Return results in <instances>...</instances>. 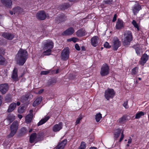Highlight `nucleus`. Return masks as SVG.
I'll use <instances>...</instances> for the list:
<instances>
[{
    "instance_id": "16",
    "label": "nucleus",
    "mask_w": 149,
    "mask_h": 149,
    "mask_svg": "<svg viewBox=\"0 0 149 149\" xmlns=\"http://www.w3.org/2000/svg\"><path fill=\"white\" fill-rule=\"evenodd\" d=\"M148 58V56L145 53L141 58L140 61V64L142 65H144V64L146 63Z\"/></svg>"
},
{
    "instance_id": "57",
    "label": "nucleus",
    "mask_w": 149,
    "mask_h": 149,
    "mask_svg": "<svg viewBox=\"0 0 149 149\" xmlns=\"http://www.w3.org/2000/svg\"><path fill=\"white\" fill-rule=\"evenodd\" d=\"M53 84H55L56 82V80L55 79H53L51 80Z\"/></svg>"
},
{
    "instance_id": "18",
    "label": "nucleus",
    "mask_w": 149,
    "mask_h": 149,
    "mask_svg": "<svg viewBox=\"0 0 149 149\" xmlns=\"http://www.w3.org/2000/svg\"><path fill=\"white\" fill-rule=\"evenodd\" d=\"M98 38L97 36L93 37L91 40V44L94 47H96L98 45Z\"/></svg>"
},
{
    "instance_id": "28",
    "label": "nucleus",
    "mask_w": 149,
    "mask_h": 149,
    "mask_svg": "<svg viewBox=\"0 0 149 149\" xmlns=\"http://www.w3.org/2000/svg\"><path fill=\"white\" fill-rule=\"evenodd\" d=\"M42 100V97H40L36 98L33 104V106L35 107L37 105L39 104Z\"/></svg>"
},
{
    "instance_id": "55",
    "label": "nucleus",
    "mask_w": 149,
    "mask_h": 149,
    "mask_svg": "<svg viewBox=\"0 0 149 149\" xmlns=\"http://www.w3.org/2000/svg\"><path fill=\"white\" fill-rule=\"evenodd\" d=\"M117 15L116 14H115L113 16V18L112 20L113 22H115L116 20Z\"/></svg>"
},
{
    "instance_id": "15",
    "label": "nucleus",
    "mask_w": 149,
    "mask_h": 149,
    "mask_svg": "<svg viewBox=\"0 0 149 149\" xmlns=\"http://www.w3.org/2000/svg\"><path fill=\"white\" fill-rule=\"evenodd\" d=\"M1 2L3 6L8 8H10L12 3L11 0H1Z\"/></svg>"
},
{
    "instance_id": "7",
    "label": "nucleus",
    "mask_w": 149,
    "mask_h": 149,
    "mask_svg": "<svg viewBox=\"0 0 149 149\" xmlns=\"http://www.w3.org/2000/svg\"><path fill=\"white\" fill-rule=\"evenodd\" d=\"M69 49L67 47L64 49L62 51L61 54V59L63 60H67L69 57Z\"/></svg>"
},
{
    "instance_id": "21",
    "label": "nucleus",
    "mask_w": 149,
    "mask_h": 149,
    "mask_svg": "<svg viewBox=\"0 0 149 149\" xmlns=\"http://www.w3.org/2000/svg\"><path fill=\"white\" fill-rule=\"evenodd\" d=\"M86 33V31L83 29H79L76 32L77 35L79 37L85 36Z\"/></svg>"
},
{
    "instance_id": "31",
    "label": "nucleus",
    "mask_w": 149,
    "mask_h": 149,
    "mask_svg": "<svg viewBox=\"0 0 149 149\" xmlns=\"http://www.w3.org/2000/svg\"><path fill=\"white\" fill-rule=\"evenodd\" d=\"M132 47L136 51V53L138 55H139L141 50L139 46L138 45H134Z\"/></svg>"
},
{
    "instance_id": "10",
    "label": "nucleus",
    "mask_w": 149,
    "mask_h": 149,
    "mask_svg": "<svg viewBox=\"0 0 149 149\" xmlns=\"http://www.w3.org/2000/svg\"><path fill=\"white\" fill-rule=\"evenodd\" d=\"M1 36L8 40H12L15 37L13 34L8 32H3L2 33Z\"/></svg>"
},
{
    "instance_id": "48",
    "label": "nucleus",
    "mask_w": 149,
    "mask_h": 149,
    "mask_svg": "<svg viewBox=\"0 0 149 149\" xmlns=\"http://www.w3.org/2000/svg\"><path fill=\"white\" fill-rule=\"evenodd\" d=\"M5 49H4L2 47H0V54H2L4 55L5 53Z\"/></svg>"
},
{
    "instance_id": "54",
    "label": "nucleus",
    "mask_w": 149,
    "mask_h": 149,
    "mask_svg": "<svg viewBox=\"0 0 149 149\" xmlns=\"http://www.w3.org/2000/svg\"><path fill=\"white\" fill-rule=\"evenodd\" d=\"M53 85L51 81H49L47 82V85L48 86H49Z\"/></svg>"
},
{
    "instance_id": "64",
    "label": "nucleus",
    "mask_w": 149,
    "mask_h": 149,
    "mask_svg": "<svg viewBox=\"0 0 149 149\" xmlns=\"http://www.w3.org/2000/svg\"><path fill=\"white\" fill-rule=\"evenodd\" d=\"M89 149H97L95 147H91Z\"/></svg>"
},
{
    "instance_id": "35",
    "label": "nucleus",
    "mask_w": 149,
    "mask_h": 149,
    "mask_svg": "<svg viewBox=\"0 0 149 149\" xmlns=\"http://www.w3.org/2000/svg\"><path fill=\"white\" fill-rule=\"evenodd\" d=\"M69 4L68 3H65L63 4L61 6L60 8L62 10H65L67 9L69 7Z\"/></svg>"
},
{
    "instance_id": "22",
    "label": "nucleus",
    "mask_w": 149,
    "mask_h": 149,
    "mask_svg": "<svg viewBox=\"0 0 149 149\" xmlns=\"http://www.w3.org/2000/svg\"><path fill=\"white\" fill-rule=\"evenodd\" d=\"M123 27V22L122 20L118 19L116 25L117 29H119Z\"/></svg>"
},
{
    "instance_id": "51",
    "label": "nucleus",
    "mask_w": 149,
    "mask_h": 149,
    "mask_svg": "<svg viewBox=\"0 0 149 149\" xmlns=\"http://www.w3.org/2000/svg\"><path fill=\"white\" fill-rule=\"evenodd\" d=\"M24 108L23 107L19 108L18 109V112L20 113H22L24 111Z\"/></svg>"
},
{
    "instance_id": "33",
    "label": "nucleus",
    "mask_w": 149,
    "mask_h": 149,
    "mask_svg": "<svg viewBox=\"0 0 149 149\" xmlns=\"http://www.w3.org/2000/svg\"><path fill=\"white\" fill-rule=\"evenodd\" d=\"M5 100L7 102H9L12 101L11 95L9 94L6 95L5 97Z\"/></svg>"
},
{
    "instance_id": "52",
    "label": "nucleus",
    "mask_w": 149,
    "mask_h": 149,
    "mask_svg": "<svg viewBox=\"0 0 149 149\" xmlns=\"http://www.w3.org/2000/svg\"><path fill=\"white\" fill-rule=\"evenodd\" d=\"M75 47L76 49L78 51H79L80 50V48L79 46L77 44H76L75 45Z\"/></svg>"
},
{
    "instance_id": "19",
    "label": "nucleus",
    "mask_w": 149,
    "mask_h": 149,
    "mask_svg": "<svg viewBox=\"0 0 149 149\" xmlns=\"http://www.w3.org/2000/svg\"><path fill=\"white\" fill-rule=\"evenodd\" d=\"M17 69L15 68L13 71L12 78L14 81H17L18 80V75L17 74Z\"/></svg>"
},
{
    "instance_id": "13",
    "label": "nucleus",
    "mask_w": 149,
    "mask_h": 149,
    "mask_svg": "<svg viewBox=\"0 0 149 149\" xmlns=\"http://www.w3.org/2000/svg\"><path fill=\"white\" fill-rule=\"evenodd\" d=\"M40 141V139L38 138L36 134L35 133H32L30 136L29 141L31 143L34 141Z\"/></svg>"
},
{
    "instance_id": "25",
    "label": "nucleus",
    "mask_w": 149,
    "mask_h": 149,
    "mask_svg": "<svg viewBox=\"0 0 149 149\" xmlns=\"http://www.w3.org/2000/svg\"><path fill=\"white\" fill-rule=\"evenodd\" d=\"M16 106V104L15 102L11 103L9 106L7 111L9 112H11L13 111L15 108Z\"/></svg>"
},
{
    "instance_id": "17",
    "label": "nucleus",
    "mask_w": 149,
    "mask_h": 149,
    "mask_svg": "<svg viewBox=\"0 0 149 149\" xmlns=\"http://www.w3.org/2000/svg\"><path fill=\"white\" fill-rule=\"evenodd\" d=\"M62 128V123L60 122L58 124L55 125L53 127L52 130L54 132L59 131Z\"/></svg>"
},
{
    "instance_id": "27",
    "label": "nucleus",
    "mask_w": 149,
    "mask_h": 149,
    "mask_svg": "<svg viewBox=\"0 0 149 149\" xmlns=\"http://www.w3.org/2000/svg\"><path fill=\"white\" fill-rule=\"evenodd\" d=\"M49 116H47L45 117L44 118L42 119L38 123V126L41 125L46 122L49 118Z\"/></svg>"
},
{
    "instance_id": "3",
    "label": "nucleus",
    "mask_w": 149,
    "mask_h": 149,
    "mask_svg": "<svg viewBox=\"0 0 149 149\" xmlns=\"http://www.w3.org/2000/svg\"><path fill=\"white\" fill-rule=\"evenodd\" d=\"M18 124L17 121H14L10 126V132L8 135V137L9 138H10L14 136L16 133L18 128Z\"/></svg>"
},
{
    "instance_id": "38",
    "label": "nucleus",
    "mask_w": 149,
    "mask_h": 149,
    "mask_svg": "<svg viewBox=\"0 0 149 149\" xmlns=\"http://www.w3.org/2000/svg\"><path fill=\"white\" fill-rule=\"evenodd\" d=\"M138 72V68L136 67L132 69V75H135L137 74Z\"/></svg>"
},
{
    "instance_id": "20",
    "label": "nucleus",
    "mask_w": 149,
    "mask_h": 149,
    "mask_svg": "<svg viewBox=\"0 0 149 149\" xmlns=\"http://www.w3.org/2000/svg\"><path fill=\"white\" fill-rule=\"evenodd\" d=\"M14 14L16 15L24 12L23 9L19 7H17L13 8Z\"/></svg>"
},
{
    "instance_id": "44",
    "label": "nucleus",
    "mask_w": 149,
    "mask_h": 149,
    "mask_svg": "<svg viewBox=\"0 0 149 149\" xmlns=\"http://www.w3.org/2000/svg\"><path fill=\"white\" fill-rule=\"evenodd\" d=\"M128 100H126L124 102L123 104V106L126 109H127L129 107V106L128 104Z\"/></svg>"
},
{
    "instance_id": "30",
    "label": "nucleus",
    "mask_w": 149,
    "mask_h": 149,
    "mask_svg": "<svg viewBox=\"0 0 149 149\" xmlns=\"http://www.w3.org/2000/svg\"><path fill=\"white\" fill-rule=\"evenodd\" d=\"M33 117V114L28 115L26 116L25 117L26 122L27 123L31 122V121Z\"/></svg>"
},
{
    "instance_id": "5",
    "label": "nucleus",
    "mask_w": 149,
    "mask_h": 149,
    "mask_svg": "<svg viewBox=\"0 0 149 149\" xmlns=\"http://www.w3.org/2000/svg\"><path fill=\"white\" fill-rule=\"evenodd\" d=\"M109 72V68L106 64H104L102 66L100 72V74L102 76L107 75Z\"/></svg>"
},
{
    "instance_id": "42",
    "label": "nucleus",
    "mask_w": 149,
    "mask_h": 149,
    "mask_svg": "<svg viewBox=\"0 0 149 149\" xmlns=\"http://www.w3.org/2000/svg\"><path fill=\"white\" fill-rule=\"evenodd\" d=\"M5 61V59L1 55H0V64H3Z\"/></svg>"
},
{
    "instance_id": "49",
    "label": "nucleus",
    "mask_w": 149,
    "mask_h": 149,
    "mask_svg": "<svg viewBox=\"0 0 149 149\" xmlns=\"http://www.w3.org/2000/svg\"><path fill=\"white\" fill-rule=\"evenodd\" d=\"M49 72L48 71H42L40 73L41 75H46L48 74Z\"/></svg>"
},
{
    "instance_id": "59",
    "label": "nucleus",
    "mask_w": 149,
    "mask_h": 149,
    "mask_svg": "<svg viewBox=\"0 0 149 149\" xmlns=\"http://www.w3.org/2000/svg\"><path fill=\"white\" fill-rule=\"evenodd\" d=\"M43 91H44V89H41L38 91V93L39 94H41V93H42L43 92Z\"/></svg>"
},
{
    "instance_id": "39",
    "label": "nucleus",
    "mask_w": 149,
    "mask_h": 149,
    "mask_svg": "<svg viewBox=\"0 0 149 149\" xmlns=\"http://www.w3.org/2000/svg\"><path fill=\"white\" fill-rule=\"evenodd\" d=\"M126 120V117L125 116H123L122 117L120 118L118 120L119 123H122L125 122Z\"/></svg>"
},
{
    "instance_id": "46",
    "label": "nucleus",
    "mask_w": 149,
    "mask_h": 149,
    "mask_svg": "<svg viewBox=\"0 0 149 149\" xmlns=\"http://www.w3.org/2000/svg\"><path fill=\"white\" fill-rule=\"evenodd\" d=\"M113 0H106L104 1V3L105 4H111L112 3Z\"/></svg>"
},
{
    "instance_id": "53",
    "label": "nucleus",
    "mask_w": 149,
    "mask_h": 149,
    "mask_svg": "<svg viewBox=\"0 0 149 149\" xmlns=\"http://www.w3.org/2000/svg\"><path fill=\"white\" fill-rule=\"evenodd\" d=\"M124 137V134H123V131L121 133V137L120 139H119V142H120L122 141L123 140V138Z\"/></svg>"
},
{
    "instance_id": "24",
    "label": "nucleus",
    "mask_w": 149,
    "mask_h": 149,
    "mask_svg": "<svg viewBox=\"0 0 149 149\" xmlns=\"http://www.w3.org/2000/svg\"><path fill=\"white\" fill-rule=\"evenodd\" d=\"M15 117L11 115H9L7 117L6 119L4 121V122L6 123V121H8V124H10L15 119Z\"/></svg>"
},
{
    "instance_id": "43",
    "label": "nucleus",
    "mask_w": 149,
    "mask_h": 149,
    "mask_svg": "<svg viewBox=\"0 0 149 149\" xmlns=\"http://www.w3.org/2000/svg\"><path fill=\"white\" fill-rule=\"evenodd\" d=\"M6 44L7 42L4 39H0V45H6Z\"/></svg>"
},
{
    "instance_id": "41",
    "label": "nucleus",
    "mask_w": 149,
    "mask_h": 149,
    "mask_svg": "<svg viewBox=\"0 0 149 149\" xmlns=\"http://www.w3.org/2000/svg\"><path fill=\"white\" fill-rule=\"evenodd\" d=\"M86 148V144L83 141L81 143L79 148L80 149H85Z\"/></svg>"
},
{
    "instance_id": "34",
    "label": "nucleus",
    "mask_w": 149,
    "mask_h": 149,
    "mask_svg": "<svg viewBox=\"0 0 149 149\" xmlns=\"http://www.w3.org/2000/svg\"><path fill=\"white\" fill-rule=\"evenodd\" d=\"M29 98V96L28 95L23 96L21 98V101L22 102L25 103L28 100Z\"/></svg>"
},
{
    "instance_id": "45",
    "label": "nucleus",
    "mask_w": 149,
    "mask_h": 149,
    "mask_svg": "<svg viewBox=\"0 0 149 149\" xmlns=\"http://www.w3.org/2000/svg\"><path fill=\"white\" fill-rule=\"evenodd\" d=\"M43 134V133L42 132H39L37 136L38 138L40 139V140H42Z\"/></svg>"
},
{
    "instance_id": "47",
    "label": "nucleus",
    "mask_w": 149,
    "mask_h": 149,
    "mask_svg": "<svg viewBox=\"0 0 149 149\" xmlns=\"http://www.w3.org/2000/svg\"><path fill=\"white\" fill-rule=\"evenodd\" d=\"M104 46L107 48H109L111 47V46L109 45V43L107 42L105 43L104 45Z\"/></svg>"
},
{
    "instance_id": "60",
    "label": "nucleus",
    "mask_w": 149,
    "mask_h": 149,
    "mask_svg": "<svg viewBox=\"0 0 149 149\" xmlns=\"http://www.w3.org/2000/svg\"><path fill=\"white\" fill-rule=\"evenodd\" d=\"M132 139L131 138H130L128 140V143L129 144L131 143L132 142Z\"/></svg>"
},
{
    "instance_id": "23",
    "label": "nucleus",
    "mask_w": 149,
    "mask_h": 149,
    "mask_svg": "<svg viewBox=\"0 0 149 149\" xmlns=\"http://www.w3.org/2000/svg\"><path fill=\"white\" fill-rule=\"evenodd\" d=\"M74 31V29L72 27H70L65 31L63 33L66 35H70L72 34Z\"/></svg>"
},
{
    "instance_id": "6",
    "label": "nucleus",
    "mask_w": 149,
    "mask_h": 149,
    "mask_svg": "<svg viewBox=\"0 0 149 149\" xmlns=\"http://www.w3.org/2000/svg\"><path fill=\"white\" fill-rule=\"evenodd\" d=\"M115 95L114 90L112 89H108L106 90L104 93V96L107 100L110 98H112Z\"/></svg>"
},
{
    "instance_id": "36",
    "label": "nucleus",
    "mask_w": 149,
    "mask_h": 149,
    "mask_svg": "<svg viewBox=\"0 0 149 149\" xmlns=\"http://www.w3.org/2000/svg\"><path fill=\"white\" fill-rule=\"evenodd\" d=\"M27 132V130L26 129L25 127H23L19 131L20 134L22 135L25 134Z\"/></svg>"
},
{
    "instance_id": "37",
    "label": "nucleus",
    "mask_w": 149,
    "mask_h": 149,
    "mask_svg": "<svg viewBox=\"0 0 149 149\" xmlns=\"http://www.w3.org/2000/svg\"><path fill=\"white\" fill-rule=\"evenodd\" d=\"M144 113L140 111L136 114L135 118L136 119H139L140 118V117L144 115Z\"/></svg>"
},
{
    "instance_id": "9",
    "label": "nucleus",
    "mask_w": 149,
    "mask_h": 149,
    "mask_svg": "<svg viewBox=\"0 0 149 149\" xmlns=\"http://www.w3.org/2000/svg\"><path fill=\"white\" fill-rule=\"evenodd\" d=\"M113 49L115 51H116L120 45V42L117 37H114L113 39Z\"/></svg>"
},
{
    "instance_id": "26",
    "label": "nucleus",
    "mask_w": 149,
    "mask_h": 149,
    "mask_svg": "<svg viewBox=\"0 0 149 149\" xmlns=\"http://www.w3.org/2000/svg\"><path fill=\"white\" fill-rule=\"evenodd\" d=\"M66 17L65 15L63 14H61L59 16L58 18H56L57 21L59 22H63L66 20Z\"/></svg>"
},
{
    "instance_id": "1",
    "label": "nucleus",
    "mask_w": 149,
    "mask_h": 149,
    "mask_svg": "<svg viewBox=\"0 0 149 149\" xmlns=\"http://www.w3.org/2000/svg\"><path fill=\"white\" fill-rule=\"evenodd\" d=\"M28 53L26 51L23 49H19L16 56L17 63L22 65L25 62L28 58Z\"/></svg>"
},
{
    "instance_id": "4",
    "label": "nucleus",
    "mask_w": 149,
    "mask_h": 149,
    "mask_svg": "<svg viewBox=\"0 0 149 149\" xmlns=\"http://www.w3.org/2000/svg\"><path fill=\"white\" fill-rule=\"evenodd\" d=\"M125 38L123 41V43L124 45H129L130 42L132 40V32L129 31H125L124 34Z\"/></svg>"
},
{
    "instance_id": "2",
    "label": "nucleus",
    "mask_w": 149,
    "mask_h": 149,
    "mask_svg": "<svg viewBox=\"0 0 149 149\" xmlns=\"http://www.w3.org/2000/svg\"><path fill=\"white\" fill-rule=\"evenodd\" d=\"M43 49L44 51L43 52V56H49L51 54L52 49L54 47V43L50 40H45L43 43Z\"/></svg>"
},
{
    "instance_id": "32",
    "label": "nucleus",
    "mask_w": 149,
    "mask_h": 149,
    "mask_svg": "<svg viewBox=\"0 0 149 149\" xmlns=\"http://www.w3.org/2000/svg\"><path fill=\"white\" fill-rule=\"evenodd\" d=\"M102 114L100 113L96 114L95 116V119L97 122H98L102 118Z\"/></svg>"
},
{
    "instance_id": "29",
    "label": "nucleus",
    "mask_w": 149,
    "mask_h": 149,
    "mask_svg": "<svg viewBox=\"0 0 149 149\" xmlns=\"http://www.w3.org/2000/svg\"><path fill=\"white\" fill-rule=\"evenodd\" d=\"M121 133V130L119 129H117L114 131V138L117 139L119 137Z\"/></svg>"
},
{
    "instance_id": "63",
    "label": "nucleus",
    "mask_w": 149,
    "mask_h": 149,
    "mask_svg": "<svg viewBox=\"0 0 149 149\" xmlns=\"http://www.w3.org/2000/svg\"><path fill=\"white\" fill-rule=\"evenodd\" d=\"M72 38H71L68 39L67 40L68 42H71V41H72Z\"/></svg>"
},
{
    "instance_id": "8",
    "label": "nucleus",
    "mask_w": 149,
    "mask_h": 149,
    "mask_svg": "<svg viewBox=\"0 0 149 149\" xmlns=\"http://www.w3.org/2000/svg\"><path fill=\"white\" fill-rule=\"evenodd\" d=\"M46 15L45 12L43 10L38 11L36 14V17L40 20H43L45 19Z\"/></svg>"
},
{
    "instance_id": "14",
    "label": "nucleus",
    "mask_w": 149,
    "mask_h": 149,
    "mask_svg": "<svg viewBox=\"0 0 149 149\" xmlns=\"http://www.w3.org/2000/svg\"><path fill=\"white\" fill-rule=\"evenodd\" d=\"M67 142V140L65 139L61 142L58 143L56 147V149H63Z\"/></svg>"
},
{
    "instance_id": "50",
    "label": "nucleus",
    "mask_w": 149,
    "mask_h": 149,
    "mask_svg": "<svg viewBox=\"0 0 149 149\" xmlns=\"http://www.w3.org/2000/svg\"><path fill=\"white\" fill-rule=\"evenodd\" d=\"M82 119V117L80 116L77 118V120L76 121V125H77V124H79L80 123V120Z\"/></svg>"
},
{
    "instance_id": "40",
    "label": "nucleus",
    "mask_w": 149,
    "mask_h": 149,
    "mask_svg": "<svg viewBox=\"0 0 149 149\" xmlns=\"http://www.w3.org/2000/svg\"><path fill=\"white\" fill-rule=\"evenodd\" d=\"M132 24L137 29L138 31L139 30V28L138 24L136 23V21L134 20H133L132 22Z\"/></svg>"
},
{
    "instance_id": "11",
    "label": "nucleus",
    "mask_w": 149,
    "mask_h": 149,
    "mask_svg": "<svg viewBox=\"0 0 149 149\" xmlns=\"http://www.w3.org/2000/svg\"><path fill=\"white\" fill-rule=\"evenodd\" d=\"M8 89V85L6 83L0 85V92L2 94L6 93Z\"/></svg>"
},
{
    "instance_id": "62",
    "label": "nucleus",
    "mask_w": 149,
    "mask_h": 149,
    "mask_svg": "<svg viewBox=\"0 0 149 149\" xmlns=\"http://www.w3.org/2000/svg\"><path fill=\"white\" fill-rule=\"evenodd\" d=\"M33 111L32 110H31L30 111V114H29V115H31V114H33Z\"/></svg>"
},
{
    "instance_id": "56",
    "label": "nucleus",
    "mask_w": 149,
    "mask_h": 149,
    "mask_svg": "<svg viewBox=\"0 0 149 149\" xmlns=\"http://www.w3.org/2000/svg\"><path fill=\"white\" fill-rule=\"evenodd\" d=\"M3 99V96L1 95L0 96V106L2 103V99Z\"/></svg>"
},
{
    "instance_id": "58",
    "label": "nucleus",
    "mask_w": 149,
    "mask_h": 149,
    "mask_svg": "<svg viewBox=\"0 0 149 149\" xmlns=\"http://www.w3.org/2000/svg\"><path fill=\"white\" fill-rule=\"evenodd\" d=\"M72 41L73 42H76L77 39L76 38H72Z\"/></svg>"
},
{
    "instance_id": "61",
    "label": "nucleus",
    "mask_w": 149,
    "mask_h": 149,
    "mask_svg": "<svg viewBox=\"0 0 149 149\" xmlns=\"http://www.w3.org/2000/svg\"><path fill=\"white\" fill-rule=\"evenodd\" d=\"M18 118L20 119H21L22 117V116L21 114H18Z\"/></svg>"
},
{
    "instance_id": "12",
    "label": "nucleus",
    "mask_w": 149,
    "mask_h": 149,
    "mask_svg": "<svg viewBox=\"0 0 149 149\" xmlns=\"http://www.w3.org/2000/svg\"><path fill=\"white\" fill-rule=\"evenodd\" d=\"M141 9V6L139 4H135L132 8V10L134 15H136L140 10Z\"/></svg>"
}]
</instances>
